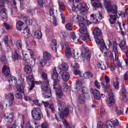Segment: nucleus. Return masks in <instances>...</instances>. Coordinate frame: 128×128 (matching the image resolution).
<instances>
[{"mask_svg": "<svg viewBox=\"0 0 128 128\" xmlns=\"http://www.w3.org/2000/svg\"><path fill=\"white\" fill-rule=\"evenodd\" d=\"M43 94H44L45 98H49L51 96V93L50 90L44 92Z\"/></svg>", "mask_w": 128, "mask_h": 128, "instance_id": "obj_50", "label": "nucleus"}, {"mask_svg": "<svg viewBox=\"0 0 128 128\" xmlns=\"http://www.w3.org/2000/svg\"><path fill=\"white\" fill-rule=\"evenodd\" d=\"M22 54L23 56L22 58L23 60L24 61H26L28 60V56L26 54H25L24 55L23 50L22 51Z\"/></svg>", "mask_w": 128, "mask_h": 128, "instance_id": "obj_62", "label": "nucleus"}, {"mask_svg": "<svg viewBox=\"0 0 128 128\" xmlns=\"http://www.w3.org/2000/svg\"><path fill=\"white\" fill-rule=\"evenodd\" d=\"M43 57L44 59L46 61L50 60L51 58L50 54L47 52H44Z\"/></svg>", "mask_w": 128, "mask_h": 128, "instance_id": "obj_21", "label": "nucleus"}, {"mask_svg": "<svg viewBox=\"0 0 128 128\" xmlns=\"http://www.w3.org/2000/svg\"><path fill=\"white\" fill-rule=\"evenodd\" d=\"M8 97L10 100H14V94L12 93H10L8 95Z\"/></svg>", "mask_w": 128, "mask_h": 128, "instance_id": "obj_60", "label": "nucleus"}, {"mask_svg": "<svg viewBox=\"0 0 128 128\" xmlns=\"http://www.w3.org/2000/svg\"><path fill=\"white\" fill-rule=\"evenodd\" d=\"M118 44L116 41H114L113 44V53L115 55V60L118 61V54L117 49Z\"/></svg>", "mask_w": 128, "mask_h": 128, "instance_id": "obj_7", "label": "nucleus"}, {"mask_svg": "<svg viewBox=\"0 0 128 128\" xmlns=\"http://www.w3.org/2000/svg\"><path fill=\"white\" fill-rule=\"evenodd\" d=\"M26 80L27 81H29L32 82H33L34 78L33 76L31 75H28L26 78Z\"/></svg>", "mask_w": 128, "mask_h": 128, "instance_id": "obj_53", "label": "nucleus"}, {"mask_svg": "<svg viewBox=\"0 0 128 128\" xmlns=\"http://www.w3.org/2000/svg\"><path fill=\"white\" fill-rule=\"evenodd\" d=\"M98 68H100L102 70H104L106 68V66L104 63L102 62H100L98 64Z\"/></svg>", "mask_w": 128, "mask_h": 128, "instance_id": "obj_31", "label": "nucleus"}, {"mask_svg": "<svg viewBox=\"0 0 128 128\" xmlns=\"http://www.w3.org/2000/svg\"><path fill=\"white\" fill-rule=\"evenodd\" d=\"M58 104L59 110L66 116H68L69 112L71 113L72 111V107H68L66 108V104L64 102L58 101Z\"/></svg>", "mask_w": 128, "mask_h": 128, "instance_id": "obj_1", "label": "nucleus"}, {"mask_svg": "<svg viewBox=\"0 0 128 128\" xmlns=\"http://www.w3.org/2000/svg\"><path fill=\"white\" fill-rule=\"evenodd\" d=\"M116 111L118 114L121 115L123 114V109L120 107H117L116 109Z\"/></svg>", "mask_w": 128, "mask_h": 128, "instance_id": "obj_43", "label": "nucleus"}, {"mask_svg": "<svg viewBox=\"0 0 128 128\" xmlns=\"http://www.w3.org/2000/svg\"><path fill=\"white\" fill-rule=\"evenodd\" d=\"M85 96L83 94H81L78 97V100L80 104H83L85 102Z\"/></svg>", "mask_w": 128, "mask_h": 128, "instance_id": "obj_29", "label": "nucleus"}, {"mask_svg": "<svg viewBox=\"0 0 128 128\" xmlns=\"http://www.w3.org/2000/svg\"><path fill=\"white\" fill-rule=\"evenodd\" d=\"M100 37H97V38H94L95 41L97 44H100L104 46L105 45L104 40L102 38H100Z\"/></svg>", "mask_w": 128, "mask_h": 128, "instance_id": "obj_19", "label": "nucleus"}, {"mask_svg": "<svg viewBox=\"0 0 128 128\" xmlns=\"http://www.w3.org/2000/svg\"><path fill=\"white\" fill-rule=\"evenodd\" d=\"M52 78L54 81L53 85L54 86L56 85V82L59 81L60 78L58 77V74L55 68L53 70V74L52 76Z\"/></svg>", "mask_w": 128, "mask_h": 128, "instance_id": "obj_8", "label": "nucleus"}, {"mask_svg": "<svg viewBox=\"0 0 128 128\" xmlns=\"http://www.w3.org/2000/svg\"><path fill=\"white\" fill-rule=\"evenodd\" d=\"M19 56L18 54L16 51H14L12 52V58L14 60H15L18 59Z\"/></svg>", "mask_w": 128, "mask_h": 128, "instance_id": "obj_36", "label": "nucleus"}, {"mask_svg": "<svg viewBox=\"0 0 128 128\" xmlns=\"http://www.w3.org/2000/svg\"><path fill=\"white\" fill-rule=\"evenodd\" d=\"M61 90L63 91L66 90L68 88V85L66 83H64L62 84L60 86Z\"/></svg>", "mask_w": 128, "mask_h": 128, "instance_id": "obj_28", "label": "nucleus"}, {"mask_svg": "<svg viewBox=\"0 0 128 128\" xmlns=\"http://www.w3.org/2000/svg\"><path fill=\"white\" fill-rule=\"evenodd\" d=\"M90 92L93 94L94 98L96 100H99L100 99V95L99 92L97 90L94 89L93 90V89H91Z\"/></svg>", "mask_w": 128, "mask_h": 128, "instance_id": "obj_12", "label": "nucleus"}, {"mask_svg": "<svg viewBox=\"0 0 128 128\" xmlns=\"http://www.w3.org/2000/svg\"><path fill=\"white\" fill-rule=\"evenodd\" d=\"M68 65L65 63H62L61 65L58 66V70H59V72L63 70V71H67L68 70Z\"/></svg>", "mask_w": 128, "mask_h": 128, "instance_id": "obj_13", "label": "nucleus"}, {"mask_svg": "<svg viewBox=\"0 0 128 128\" xmlns=\"http://www.w3.org/2000/svg\"><path fill=\"white\" fill-rule=\"evenodd\" d=\"M41 75L42 78L45 80L47 83L49 84V81L47 79V76L46 74L44 72H42L41 73Z\"/></svg>", "mask_w": 128, "mask_h": 128, "instance_id": "obj_49", "label": "nucleus"}, {"mask_svg": "<svg viewBox=\"0 0 128 128\" xmlns=\"http://www.w3.org/2000/svg\"><path fill=\"white\" fill-rule=\"evenodd\" d=\"M55 10L54 8H51L49 10V15L50 16H52L53 18H56L55 15Z\"/></svg>", "mask_w": 128, "mask_h": 128, "instance_id": "obj_35", "label": "nucleus"}, {"mask_svg": "<svg viewBox=\"0 0 128 128\" xmlns=\"http://www.w3.org/2000/svg\"><path fill=\"white\" fill-rule=\"evenodd\" d=\"M120 47L122 50H124L125 49L127 50L128 48L126 46V40H122L119 44Z\"/></svg>", "mask_w": 128, "mask_h": 128, "instance_id": "obj_20", "label": "nucleus"}, {"mask_svg": "<svg viewBox=\"0 0 128 128\" xmlns=\"http://www.w3.org/2000/svg\"><path fill=\"white\" fill-rule=\"evenodd\" d=\"M72 52L74 56V57L75 58H77L79 57V54L76 50H73Z\"/></svg>", "mask_w": 128, "mask_h": 128, "instance_id": "obj_52", "label": "nucleus"}, {"mask_svg": "<svg viewBox=\"0 0 128 128\" xmlns=\"http://www.w3.org/2000/svg\"><path fill=\"white\" fill-rule=\"evenodd\" d=\"M24 71L28 74H30L32 72V70L31 67L28 65H25L24 67Z\"/></svg>", "mask_w": 128, "mask_h": 128, "instance_id": "obj_24", "label": "nucleus"}, {"mask_svg": "<svg viewBox=\"0 0 128 128\" xmlns=\"http://www.w3.org/2000/svg\"><path fill=\"white\" fill-rule=\"evenodd\" d=\"M104 5L106 8L107 9L108 12V11H110V8L111 6V3L110 2H104Z\"/></svg>", "mask_w": 128, "mask_h": 128, "instance_id": "obj_42", "label": "nucleus"}, {"mask_svg": "<svg viewBox=\"0 0 128 128\" xmlns=\"http://www.w3.org/2000/svg\"><path fill=\"white\" fill-rule=\"evenodd\" d=\"M3 26L7 30H10L12 28L11 26L6 23H3Z\"/></svg>", "mask_w": 128, "mask_h": 128, "instance_id": "obj_55", "label": "nucleus"}, {"mask_svg": "<svg viewBox=\"0 0 128 128\" xmlns=\"http://www.w3.org/2000/svg\"><path fill=\"white\" fill-rule=\"evenodd\" d=\"M62 76L63 80L65 82H66L70 77V75L68 72H65L63 73Z\"/></svg>", "mask_w": 128, "mask_h": 128, "instance_id": "obj_16", "label": "nucleus"}, {"mask_svg": "<svg viewBox=\"0 0 128 128\" xmlns=\"http://www.w3.org/2000/svg\"><path fill=\"white\" fill-rule=\"evenodd\" d=\"M80 0H76L75 2H74L72 6V10L73 11L75 12L77 10H79L82 6V4L80 3Z\"/></svg>", "mask_w": 128, "mask_h": 128, "instance_id": "obj_4", "label": "nucleus"}, {"mask_svg": "<svg viewBox=\"0 0 128 128\" xmlns=\"http://www.w3.org/2000/svg\"><path fill=\"white\" fill-rule=\"evenodd\" d=\"M80 14L83 15H85L88 12L87 10L84 7H82L78 10Z\"/></svg>", "mask_w": 128, "mask_h": 128, "instance_id": "obj_37", "label": "nucleus"}, {"mask_svg": "<svg viewBox=\"0 0 128 128\" xmlns=\"http://www.w3.org/2000/svg\"><path fill=\"white\" fill-rule=\"evenodd\" d=\"M107 84L105 86L103 82H102L101 83V84L102 86V88H110V84Z\"/></svg>", "mask_w": 128, "mask_h": 128, "instance_id": "obj_58", "label": "nucleus"}, {"mask_svg": "<svg viewBox=\"0 0 128 128\" xmlns=\"http://www.w3.org/2000/svg\"><path fill=\"white\" fill-rule=\"evenodd\" d=\"M108 95L110 97L107 98L106 100V102L107 105L108 106L110 107L112 106V104L114 102V100L113 97V94L112 92L109 93Z\"/></svg>", "mask_w": 128, "mask_h": 128, "instance_id": "obj_9", "label": "nucleus"}, {"mask_svg": "<svg viewBox=\"0 0 128 128\" xmlns=\"http://www.w3.org/2000/svg\"><path fill=\"white\" fill-rule=\"evenodd\" d=\"M92 33L94 38H97V37L102 36V32L100 29L97 27H95L93 30Z\"/></svg>", "mask_w": 128, "mask_h": 128, "instance_id": "obj_10", "label": "nucleus"}, {"mask_svg": "<svg viewBox=\"0 0 128 128\" xmlns=\"http://www.w3.org/2000/svg\"><path fill=\"white\" fill-rule=\"evenodd\" d=\"M17 90L20 92H24V88L22 84H20L18 85L16 87Z\"/></svg>", "mask_w": 128, "mask_h": 128, "instance_id": "obj_48", "label": "nucleus"}, {"mask_svg": "<svg viewBox=\"0 0 128 128\" xmlns=\"http://www.w3.org/2000/svg\"><path fill=\"white\" fill-rule=\"evenodd\" d=\"M118 9L117 6L116 4H114L111 6L110 11H108V12H111L113 14H114V16L115 17L118 18L120 15V14L118 12V11L117 10Z\"/></svg>", "mask_w": 128, "mask_h": 128, "instance_id": "obj_5", "label": "nucleus"}, {"mask_svg": "<svg viewBox=\"0 0 128 128\" xmlns=\"http://www.w3.org/2000/svg\"><path fill=\"white\" fill-rule=\"evenodd\" d=\"M80 14L83 15H85L88 12L87 10L84 7H82L78 10Z\"/></svg>", "mask_w": 128, "mask_h": 128, "instance_id": "obj_38", "label": "nucleus"}, {"mask_svg": "<svg viewBox=\"0 0 128 128\" xmlns=\"http://www.w3.org/2000/svg\"><path fill=\"white\" fill-rule=\"evenodd\" d=\"M2 72L6 78L9 77L10 75V69L8 66L6 65H4L2 68Z\"/></svg>", "mask_w": 128, "mask_h": 128, "instance_id": "obj_11", "label": "nucleus"}, {"mask_svg": "<svg viewBox=\"0 0 128 128\" xmlns=\"http://www.w3.org/2000/svg\"><path fill=\"white\" fill-rule=\"evenodd\" d=\"M56 95L58 97L60 98L62 96V92L59 88H56Z\"/></svg>", "mask_w": 128, "mask_h": 128, "instance_id": "obj_44", "label": "nucleus"}, {"mask_svg": "<svg viewBox=\"0 0 128 128\" xmlns=\"http://www.w3.org/2000/svg\"><path fill=\"white\" fill-rule=\"evenodd\" d=\"M22 42L21 40H18L16 44V46L18 49L22 50Z\"/></svg>", "mask_w": 128, "mask_h": 128, "instance_id": "obj_45", "label": "nucleus"}, {"mask_svg": "<svg viewBox=\"0 0 128 128\" xmlns=\"http://www.w3.org/2000/svg\"><path fill=\"white\" fill-rule=\"evenodd\" d=\"M82 92L83 94H88L89 92V90L87 88L84 87L82 89Z\"/></svg>", "mask_w": 128, "mask_h": 128, "instance_id": "obj_61", "label": "nucleus"}, {"mask_svg": "<svg viewBox=\"0 0 128 128\" xmlns=\"http://www.w3.org/2000/svg\"><path fill=\"white\" fill-rule=\"evenodd\" d=\"M6 9L3 2H0V12Z\"/></svg>", "mask_w": 128, "mask_h": 128, "instance_id": "obj_59", "label": "nucleus"}, {"mask_svg": "<svg viewBox=\"0 0 128 128\" xmlns=\"http://www.w3.org/2000/svg\"><path fill=\"white\" fill-rule=\"evenodd\" d=\"M58 4L60 11L64 10L63 7L64 6V3L62 2L58 1Z\"/></svg>", "mask_w": 128, "mask_h": 128, "instance_id": "obj_51", "label": "nucleus"}, {"mask_svg": "<svg viewBox=\"0 0 128 128\" xmlns=\"http://www.w3.org/2000/svg\"><path fill=\"white\" fill-rule=\"evenodd\" d=\"M85 56L86 61H88L90 60V56L89 53H86L85 54Z\"/></svg>", "mask_w": 128, "mask_h": 128, "instance_id": "obj_63", "label": "nucleus"}, {"mask_svg": "<svg viewBox=\"0 0 128 128\" xmlns=\"http://www.w3.org/2000/svg\"><path fill=\"white\" fill-rule=\"evenodd\" d=\"M65 54L66 57L68 58H70L71 55V50L70 48L66 47V50Z\"/></svg>", "mask_w": 128, "mask_h": 128, "instance_id": "obj_40", "label": "nucleus"}, {"mask_svg": "<svg viewBox=\"0 0 128 128\" xmlns=\"http://www.w3.org/2000/svg\"><path fill=\"white\" fill-rule=\"evenodd\" d=\"M85 36H81L80 38L77 40L78 41H79V39H80L83 41H84L86 40H88L89 38V35L88 33H87Z\"/></svg>", "mask_w": 128, "mask_h": 128, "instance_id": "obj_39", "label": "nucleus"}, {"mask_svg": "<svg viewBox=\"0 0 128 128\" xmlns=\"http://www.w3.org/2000/svg\"><path fill=\"white\" fill-rule=\"evenodd\" d=\"M51 49L54 51H56L57 43L55 40H52L50 45Z\"/></svg>", "mask_w": 128, "mask_h": 128, "instance_id": "obj_17", "label": "nucleus"}, {"mask_svg": "<svg viewBox=\"0 0 128 128\" xmlns=\"http://www.w3.org/2000/svg\"><path fill=\"white\" fill-rule=\"evenodd\" d=\"M9 82L10 84H15L16 83V79L14 76H11L9 77Z\"/></svg>", "mask_w": 128, "mask_h": 128, "instance_id": "obj_23", "label": "nucleus"}, {"mask_svg": "<svg viewBox=\"0 0 128 128\" xmlns=\"http://www.w3.org/2000/svg\"><path fill=\"white\" fill-rule=\"evenodd\" d=\"M46 60H45L44 58H41L40 59V64L42 66H44L46 63Z\"/></svg>", "mask_w": 128, "mask_h": 128, "instance_id": "obj_54", "label": "nucleus"}, {"mask_svg": "<svg viewBox=\"0 0 128 128\" xmlns=\"http://www.w3.org/2000/svg\"><path fill=\"white\" fill-rule=\"evenodd\" d=\"M27 28V26H25L23 32L22 33V35H24L26 38L28 37L27 36L30 33V30Z\"/></svg>", "mask_w": 128, "mask_h": 128, "instance_id": "obj_22", "label": "nucleus"}, {"mask_svg": "<svg viewBox=\"0 0 128 128\" xmlns=\"http://www.w3.org/2000/svg\"><path fill=\"white\" fill-rule=\"evenodd\" d=\"M82 82L78 80L76 82V89L79 90L81 88L82 86Z\"/></svg>", "mask_w": 128, "mask_h": 128, "instance_id": "obj_47", "label": "nucleus"}, {"mask_svg": "<svg viewBox=\"0 0 128 128\" xmlns=\"http://www.w3.org/2000/svg\"><path fill=\"white\" fill-rule=\"evenodd\" d=\"M118 120L116 118H112L110 120L107 121L106 123V128H115L118 124Z\"/></svg>", "mask_w": 128, "mask_h": 128, "instance_id": "obj_3", "label": "nucleus"}, {"mask_svg": "<svg viewBox=\"0 0 128 128\" xmlns=\"http://www.w3.org/2000/svg\"><path fill=\"white\" fill-rule=\"evenodd\" d=\"M79 32L82 34H85L87 32V29L86 27L84 26L83 27L80 28L79 30Z\"/></svg>", "mask_w": 128, "mask_h": 128, "instance_id": "obj_30", "label": "nucleus"}, {"mask_svg": "<svg viewBox=\"0 0 128 128\" xmlns=\"http://www.w3.org/2000/svg\"><path fill=\"white\" fill-rule=\"evenodd\" d=\"M4 118L5 119H6L7 120V121L11 123L13 121V114L6 113L4 114Z\"/></svg>", "mask_w": 128, "mask_h": 128, "instance_id": "obj_15", "label": "nucleus"}, {"mask_svg": "<svg viewBox=\"0 0 128 128\" xmlns=\"http://www.w3.org/2000/svg\"><path fill=\"white\" fill-rule=\"evenodd\" d=\"M64 116H65L62 113L60 112V119L62 120V122L64 126L66 128H74V126L72 124H69L66 120L65 119L63 120L64 118Z\"/></svg>", "mask_w": 128, "mask_h": 128, "instance_id": "obj_6", "label": "nucleus"}, {"mask_svg": "<svg viewBox=\"0 0 128 128\" xmlns=\"http://www.w3.org/2000/svg\"><path fill=\"white\" fill-rule=\"evenodd\" d=\"M92 6L94 8H98L101 6V4L98 0H96L92 3Z\"/></svg>", "mask_w": 128, "mask_h": 128, "instance_id": "obj_41", "label": "nucleus"}, {"mask_svg": "<svg viewBox=\"0 0 128 128\" xmlns=\"http://www.w3.org/2000/svg\"><path fill=\"white\" fill-rule=\"evenodd\" d=\"M0 13L2 17L3 18L5 19L7 18L6 9L0 11Z\"/></svg>", "mask_w": 128, "mask_h": 128, "instance_id": "obj_46", "label": "nucleus"}, {"mask_svg": "<svg viewBox=\"0 0 128 128\" xmlns=\"http://www.w3.org/2000/svg\"><path fill=\"white\" fill-rule=\"evenodd\" d=\"M22 19L27 24L30 25L32 24V21L29 17L24 16L23 17Z\"/></svg>", "mask_w": 128, "mask_h": 128, "instance_id": "obj_27", "label": "nucleus"}, {"mask_svg": "<svg viewBox=\"0 0 128 128\" xmlns=\"http://www.w3.org/2000/svg\"><path fill=\"white\" fill-rule=\"evenodd\" d=\"M0 60L2 62L6 64V63L7 60L6 58V56H2L0 58Z\"/></svg>", "mask_w": 128, "mask_h": 128, "instance_id": "obj_64", "label": "nucleus"}, {"mask_svg": "<svg viewBox=\"0 0 128 128\" xmlns=\"http://www.w3.org/2000/svg\"><path fill=\"white\" fill-rule=\"evenodd\" d=\"M78 18L79 26H80L82 27L85 25L86 20L83 17L81 16H78Z\"/></svg>", "mask_w": 128, "mask_h": 128, "instance_id": "obj_14", "label": "nucleus"}, {"mask_svg": "<svg viewBox=\"0 0 128 128\" xmlns=\"http://www.w3.org/2000/svg\"><path fill=\"white\" fill-rule=\"evenodd\" d=\"M110 18H109V21L111 24H113L114 23L116 20L117 17H115L114 16L112 15H110L109 16Z\"/></svg>", "mask_w": 128, "mask_h": 128, "instance_id": "obj_25", "label": "nucleus"}, {"mask_svg": "<svg viewBox=\"0 0 128 128\" xmlns=\"http://www.w3.org/2000/svg\"><path fill=\"white\" fill-rule=\"evenodd\" d=\"M65 27L68 30H71L72 29V25L71 23L67 24Z\"/></svg>", "mask_w": 128, "mask_h": 128, "instance_id": "obj_56", "label": "nucleus"}, {"mask_svg": "<svg viewBox=\"0 0 128 128\" xmlns=\"http://www.w3.org/2000/svg\"><path fill=\"white\" fill-rule=\"evenodd\" d=\"M46 82L44 84H42L41 86L42 89L44 92L49 91V88Z\"/></svg>", "mask_w": 128, "mask_h": 128, "instance_id": "obj_33", "label": "nucleus"}, {"mask_svg": "<svg viewBox=\"0 0 128 128\" xmlns=\"http://www.w3.org/2000/svg\"><path fill=\"white\" fill-rule=\"evenodd\" d=\"M34 36L37 38L40 39L42 37V34L40 30H37L35 32Z\"/></svg>", "mask_w": 128, "mask_h": 128, "instance_id": "obj_34", "label": "nucleus"}, {"mask_svg": "<svg viewBox=\"0 0 128 128\" xmlns=\"http://www.w3.org/2000/svg\"><path fill=\"white\" fill-rule=\"evenodd\" d=\"M24 23L22 21H18L16 23V27L17 30H20L23 28Z\"/></svg>", "mask_w": 128, "mask_h": 128, "instance_id": "obj_18", "label": "nucleus"}, {"mask_svg": "<svg viewBox=\"0 0 128 128\" xmlns=\"http://www.w3.org/2000/svg\"><path fill=\"white\" fill-rule=\"evenodd\" d=\"M80 76H81L83 77L86 78H89L90 77L92 78L93 76L92 74L90 72H87L85 73L84 75L80 74Z\"/></svg>", "mask_w": 128, "mask_h": 128, "instance_id": "obj_26", "label": "nucleus"}, {"mask_svg": "<svg viewBox=\"0 0 128 128\" xmlns=\"http://www.w3.org/2000/svg\"><path fill=\"white\" fill-rule=\"evenodd\" d=\"M72 67L74 70H78L79 68V66L78 64L75 63Z\"/></svg>", "mask_w": 128, "mask_h": 128, "instance_id": "obj_57", "label": "nucleus"}, {"mask_svg": "<svg viewBox=\"0 0 128 128\" xmlns=\"http://www.w3.org/2000/svg\"><path fill=\"white\" fill-rule=\"evenodd\" d=\"M15 92V95L16 97L20 99H22L23 95H24V92H20L18 91H16Z\"/></svg>", "mask_w": 128, "mask_h": 128, "instance_id": "obj_32", "label": "nucleus"}, {"mask_svg": "<svg viewBox=\"0 0 128 128\" xmlns=\"http://www.w3.org/2000/svg\"><path fill=\"white\" fill-rule=\"evenodd\" d=\"M33 118L36 120H40L42 116V113L40 109L38 108H34L31 112Z\"/></svg>", "mask_w": 128, "mask_h": 128, "instance_id": "obj_2", "label": "nucleus"}]
</instances>
